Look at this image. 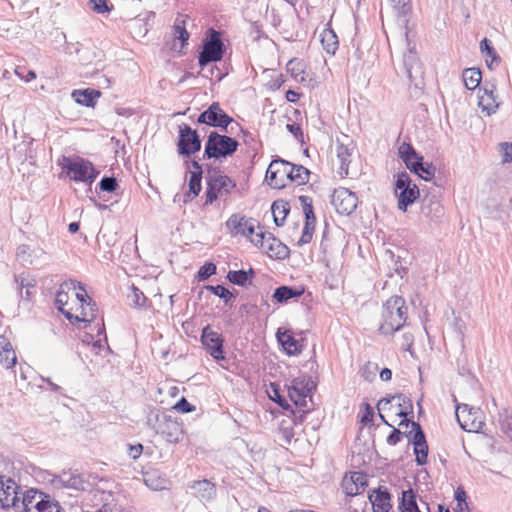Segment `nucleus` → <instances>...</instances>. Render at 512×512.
<instances>
[{"label": "nucleus", "mask_w": 512, "mask_h": 512, "mask_svg": "<svg viewBox=\"0 0 512 512\" xmlns=\"http://www.w3.org/2000/svg\"><path fill=\"white\" fill-rule=\"evenodd\" d=\"M407 308L402 297H390L383 306L379 330L388 335L398 331L406 321Z\"/></svg>", "instance_id": "nucleus-1"}, {"label": "nucleus", "mask_w": 512, "mask_h": 512, "mask_svg": "<svg viewBox=\"0 0 512 512\" xmlns=\"http://www.w3.org/2000/svg\"><path fill=\"white\" fill-rule=\"evenodd\" d=\"M147 424L169 443H178L183 434L181 425L164 412L151 411L147 416Z\"/></svg>", "instance_id": "nucleus-2"}, {"label": "nucleus", "mask_w": 512, "mask_h": 512, "mask_svg": "<svg viewBox=\"0 0 512 512\" xmlns=\"http://www.w3.org/2000/svg\"><path fill=\"white\" fill-rule=\"evenodd\" d=\"M238 147V142L226 135L211 132L205 144L204 156L221 159L232 155Z\"/></svg>", "instance_id": "nucleus-3"}, {"label": "nucleus", "mask_w": 512, "mask_h": 512, "mask_svg": "<svg viewBox=\"0 0 512 512\" xmlns=\"http://www.w3.org/2000/svg\"><path fill=\"white\" fill-rule=\"evenodd\" d=\"M293 169V163L281 158L274 159L266 171V181L272 188H285L289 185V177H291Z\"/></svg>", "instance_id": "nucleus-4"}, {"label": "nucleus", "mask_w": 512, "mask_h": 512, "mask_svg": "<svg viewBox=\"0 0 512 512\" xmlns=\"http://www.w3.org/2000/svg\"><path fill=\"white\" fill-rule=\"evenodd\" d=\"M224 44L220 32L210 29L208 37L203 42V49L199 54L198 62L201 67L222 59Z\"/></svg>", "instance_id": "nucleus-5"}, {"label": "nucleus", "mask_w": 512, "mask_h": 512, "mask_svg": "<svg viewBox=\"0 0 512 512\" xmlns=\"http://www.w3.org/2000/svg\"><path fill=\"white\" fill-rule=\"evenodd\" d=\"M395 194L398 198V208L406 211L407 207L419 197V189L412 183L407 173H400L395 182Z\"/></svg>", "instance_id": "nucleus-6"}, {"label": "nucleus", "mask_w": 512, "mask_h": 512, "mask_svg": "<svg viewBox=\"0 0 512 512\" xmlns=\"http://www.w3.org/2000/svg\"><path fill=\"white\" fill-rule=\"evenodd\" d=\"M377 408L379 410L380 417L382 421L387 424L388 426H391L384 418V416L381 414L382 411L386 410H393L394 413L402 417V420H408L407 416L408 414L412 413L413 405L410 398L406 397L403 394H397L392 396L391 398H383L378 402Z\"/></svg>", "instance_id": "nucleus-7"}, {"label": "nucleus", "mask_w": 512, "mask_h": 512, "mask_svg": "<svg viewBox=\"0 0 512 512\" xmlns=\"http://www.w3.org/2000/svg\"><path fill=\"white\" fill-rule=\"evenodd\" d=\"M64 168L67 171L70 179L74 181L84 182L91 184L98 175V172L93 167V164L82 158L74 160L66 159Z\"/></svg>", "instance_id": "nucleus-8"}, {"label": "nucleus", "mask_w": 512, "mask_h": 512, "mask_svg": "<svg viewBox=\"0 0 512 512\" xmlns=\"http://www.w3.org/2000/svg\"><path fill=\"white\" fill-rule=\"evenodd\" d=\"M235 187V183L219 171L209 172L206 204H211L219 196L227 195Z\"/></svg>", "instance_id": "nucleus-9"}, {"label": "nucleus", "mask_w": 512, "mask_h": 512, "mask_svg": "<svg viewBox=\"0 0 512 512\" xmlns=\"http://www.w3.org/2000/svg\"><path fill=\"white\" fill-rule=\"evenodd\" d=\"M332 205L342 215H350L357 207L358 198L347 188L340 187L332 195Z\"/></svg>", "instance_id": "nucleus-10"}, {"label": "nucleus", "mask_w": 512, "mask_h": 512, "mask_svg": "<svg viewBox=\"0 0 512 512\" xmlns=\"http://www.w3.org/2000/svg\"><path fill=\"white\" fill-rule=\"evenodd\" d=\"M198 122L227 131V127L233 123V119L221 109L219 103L214 102L207 110L200 114Z\"/></svg>", "instance_id": "nucleus-11"}, {"label": "nucleus", "mask_w": 512, "mask_h": 512, "mask_svg": "<svg viewBox=\"0 0 512 512\" xmlns=\"http://www.w3.org/2000/svg\"><path fill=\"white\" fill-rule=\"evenodd\" d=\"M201 148V141L195 130L188 125L180 126L178 151L179 154L189 157L191 154L198 152Z\"/></svg>", "instance_id": "nucleus-12"}, {"label": "nucleus", "mask_w": 512, "mask_h": 512, "mask_svg": "<svg viewBox=\"0 0 512 512\" xmlns=\"http://www.w3.org/2000/svg\"><path fill=\"white\" fill-rule=\"evenodd\" d=\"M201 341L206 351L217 361L223 360V338L214 332L209 325L202 330Z\"/></svg>", "instance_id": "nucleus-13"}, {"label": "nucleus", "mask_w": 512, "mask_h": 512, "mask_svg": "<svg viewBox=\"0 0 512 512\" xmlns=\"http://www.w3.org/2000/svg\"><path fill=\"white\" fill-rule=\"evenodd\" d=\"M479 410L469 407L467 404L456 406V417L461 428L465 431H475L480 428L482 422L477 421Z\"/></svg>", "instance_id": "nucleus-14"}, {"label": "nucleus", "mask_w": 512, "mask_h": 512, "mask_svg": "<svg viewBox=\"0 0 512 512\" xmlns=\"http://www.w3.org/2000/svg\"><path fill=\"white\" fill-rule=\"evenodd\" d=\"M52 483L56 487H64L68 489L84 491L87 489L88 483L84 480L83 475L76 471H64L54 477Z\"/></svg>", "instance_id": "nucleus-15"}, {"label": "nucleus", "mask_w": 512, "mask_h": 512, "mask_svg": "<svg viewBox=\"0 0 512 512\" xmlns=\"http://www.w3.org/2000/svg\"><path fill=\"white\" fill-rule=\"evenodd\" d=\"M18 485L11 478H0V505L3 508H10L16 506L19 501Z\"/></svg>", "instance_id": "nucleus-16"}, {"label": "nucleus", "mask_w": 512, "mask_h": 512, "mask_svg": "<svg viewBox=\"0 0 512 512\" xmlns=\"http://www.w3.org/2000/svg\"><path fill=\"white\" fill-rule=\"evenodd\" d=\"M367 484V477L364 473L352 472L343 478L342 489L347 496H356L365 491Z\"/></svg>", "instance_id": "nucleus-17"}, {"label": "nucleus", "mask_w": 512, "mask_h": 512, "mask_svg": "<svg viewBox=\"0 0 512 512\" xmlns=\"http://www.w3.org/2000/svg\"><path fill=\"white\" fill-rule=\"evenodd\" d=\"M310 381L305 378H296L288 389L289 398L296 406H306L307 397L310 392Z\"/></svg>", "instance_id": "nucleus-18"}, {"label": "nucleus", "mask_w": 512, "mask_h": 512, "mask_svg": "<svg viewBox=\"0 0 512 512\" xmlns=\"http://www.w3.org/2000/svg\"><path fill=\"white\" fill-rule=\"evenodd\" d=\"M261 250L269 257L276 259H285L289 255L288 247L275 238L271 233L266 235V239Z\"/></svg>", "instance_id": "nucleus-19"}, {"label": "nucleus", "mask_w": 512, "mask_h": 512, "mask_svg": "<svg viewBox=\"0 0 512 512\" xmlns=\"http://www.w3.org/2000/svg\"><path fill=\"white\" fill-rule=\"evenodd\" d=\"M478 105L486 115L495 113L499 107V103L494 95V86L483 87L478 91Z\"/></svg>", "instance_id": "nucleus-20"}, {"label": "nucleus", "mask_w": 512, "mask_h": 512, "mask_svg": "<svg viewBox=\"0 0 512 512\" xmlns=\"http://www.w3.org/2000/svg\"><path fill=\"white\" fill-rule=\"evenodd\" d=\"M276 337L288 355H298L302 352L303 345L294 338L291 331L279 328Z\"/></svg>", "instance_id": "nucleus-21"}, {"label": "nucleus", "mask_w": 512, "mask_h": 512, "mask_svg": "<svg viewBox=\"0 0 512 512\" xmlns=\"http://www.w3.org/2000/svg\"><path fill=\"white\" fill-rule=\"evenodd\" d=\"M354 145L352 141L350 143H343L337 140V146H336V156L339 160L340 167H339V173L341 175L347 176L349 173V165L351 163V158L354 152Z\"/></svg>", "instance_id": "nucleus-22"}, {"label": "nucleus", "mask_w": 512, "mask_h": 512, "mask_svg": "<svg viewBox=\"0 0 512 512\" xmlns=\"http://www.w3.org/2000/svg\"><path fill=\"white\" fill-rule=\"evenodd\" d=\"M49 495L38 490L30 489L26 491L22 499V505L25 512H40L42 503Z\"/></svg>", "instance_id": "nucleus-23"}, {"label": "nucleus", "mask_w": 512, "mask_h": 512, "mask_svg": "<svg viewBox=\"0 0 512 512\" xmlns=\"http://www.w3.org/2000/svg\"><path fill=\"white\" fill-rule=\"evenodd\" d=\"M0 363L6 369L13 368L17 363L13 346L5 336H0Z\"/></svg>", "instance_id": "nucleus-24"}, {"label": "nucleus", "mask_w": 512, "mask_h": 512, "mask_svg": "<svg viewBox=\"0 0 512 512\" xmlns=\"http://www.w3.org/2000/svg\"><path fill=\"white\" fill-rule=\"evenodd\" d=\"M421 212L431 220H438L444 215V207L435 197H426L423 199Z\"/></svg>", "instance_id": "nucleus-25"}, {"label": "nucleus", "mask_w": 512, "mask_h": 512, "mask_svg": "<svg viewBox=\"0 0 512 512\" xmlns=\"http://www.w3.org/2000/svg\"><path fill=\"white\" fill-rule=\"evenodd\" d=\"M191 489L193 494L203 501L211 500L216 493L215 485L206 479L194 481L191 485Z\"/></svg>", "instance_id": "nucleus-26"}, {"label": "nucleus", "mask_w": 512, "mask_h": 512, "mask_svg": "<svg viewBox=\"0 0 512 512\" xmlns=\"http://www.w3.org/2000/svg\"><path fill=\"white\" fill-rule=\"evenodd\" d=\"M227 225L234 228L236 234H241L250 238L254 234L257 226L254 221L247 220L245 218H239L238 216H232L229 218Z\"/></svg>", "instance_id": "nucleus-27"}, {"label": "nucleus", "mask_w": 512, "mask_h": 512, "mask_svg": "<svg viewBox=\"0 0 512 512\" xmlns=\"http://www.w3.org/2000/svg\"><path fill=\"white\" fill-rule=\"evenodd\" d=\"M369 500L374 512H389L391 508L390 495L387 491L374 490L369 494Z\"/></svg>", "instance_id": "nucleus-28"}, {"label": "nucleus", "mask_w": 512, "mask_h": 512, "mask_svg": "<svg viewBox=\"0 0 512 512\" xmlns=\"http://www.w3.org/2000/svg\"><path fill=\"white\" fill-rule=\"evenodd\" d=\"M398 153L410 170H415L419 166L417 164L418 161H422V157L418 156L415 149L409 143H402L398 148Z\"/></svg>", "instance_id": "nucleus-29"}, {"label": "nucleus", "mask_w": 512, "mask_h": 512, "mask_svg": "<svg viewBox=\"0 0 512 512\" xmlns=\"http://www.w3.org/2000/svg\"><path fill=\"white\" fill-rule=\"evenodd\" d=\"M76 311L77 313L73 314V319L76 321L91 323L97 316L96 304L92 299H89L85 304L79 305Z\"/></svg>", "instance_id": "nucleus-30"}, {"label": "nucleus", "mask_w": 512, "mask_h": 512, "mask_svg": "<svg viewBox=\"0 0 512 512\" xmlns=\"http://www.w3.org/2000/svg\"><path fill=\"white\" fill-rule=\"evenodd\" d=\"M399 426H406V428H411L409 431H405L409 439L413 442L414 446H421V444L426 443L425 435L421 429L419 423L409 420H401Z\"/></svg>", "instance_id": "nucleus-31"}, {"label": "nucleus", "mask_w": 512, "mask_h": 512, "mask_svg": "<svg viewBox=\"0 0 512 512\" xmlns=\"http://www.w3.org/2000/svg\"><path fill=\"white\" fill-rule=\"evenodd\" d=\"M15 282L20 291L21 298L29 300L34 293L36 280L29 275L21 274L15 277Z\"/></svg>", "instance_id": "nucleus-32"}, {"label": "nucleus", "mask_w": 512, "mask_h": 512, "mask_svg": "<svg viewBox=\"0 0 512 512\" xmlns=\"http://www.w3.org/2000/svg\"><path fill=\"white\" fill-rule=\"evenodd\" d=\"M101 96L100 91L94 89L74 90L72 98L78 104L84 106H94L95 100Z\"/></svg>", "instance_id": "nucleus-33"}, {"label": "nucleus", "mask_w": 512, "mask_h": 512, "mask_svg": "<svg viewBox=\"0 0 512 512\" xmlns=\"http://www.w3.org/2000/svg\"><path fill=\"white\" fill-rule=\"evenodd\" d=\"M191 167L192 170L190 171L189 192L192 193L195 197L201 191V179L203 171L202 167L197 161H192Z\"/></svg>", "instance_id": "nucleus-34"}, {"label": "nucleus", "mask_w": 512, "mask_h": 512, "mask_svg": "<svg viewBox=\"0 0 512 512\" xmlns=\"http://www.w3.org/2000/svg\"><path fill=\"white\" fill-rule=\"evenodd\" d=\"M189 20L187 15H179L174 22L173 35L175 39L181 41V45L184 46L189 39V33L186 29V23Z\"/></svg>", "instance_id": "nucleus-35"}, {"label": "nucleus", "mask_w": 512, "mask_h": 512, "mask_svg": "<svg viewBox=\"0 0 512 512\" xmlns=\"http://www.w3.org/2000/svg\"><path fill=\"white\" fill-rule=\"evenodd\" d=\"M303 292V289H296L289 286H280L274 291L273 298L279 303H286L292 298L301 296Z\"/></svg>", "instance_id": "nucleus-36"}, {"label": "nucleus", "mask_w": 512, "mask_h": 512, "mask_svg": "<svg viewBox=\"0 0 512 512\" xmlns=\"http://www.w3.org/2000/svg\"><path fill=\"white\" fill-rule=\"evenodd\" d=\"M274 223L277 226H282L290 211L289 204L285 201L278 200L272 204L271 207Z\"/></svg>", "instance_id": "nucleus-37"}, {"label": "nucleus", "mask_w": 512, "mask_h": 512, "mask_svg": "<svg viewBox=\"0 0 512 512\" xmlns=\"http://www.w3.org/2000/svg\"><path fill=\"white\" fill-rule=\"evenodd\" d=\"M463 82L467 89H476L482 79L481 71L477 68H468L463 71Z\"/></svg>", "instance_id": "nucleus-38"}, {"label": "nucleus", "mask_w": 512, "mask_h": 512, "mask_svg": "<svg viewBox=\"0 0 512 512\" xmlns=\"http://www.w3.org/2000/svg\"><path fill=\"white\" fill-rule=\"evenodd\" d=\"M399 508L402 512H420L412 489L402 492Z\"/></svg>", "instance_id": "nucleus-39"}, {"label": "nucleus", "mask_w": 512, "mask_h": 512, "mask_svg": "<svg viewBox=\"0 0 512 512\" xmlns=\"http://www.w3.org/2000/svg\"><path fill=\"white\" fill-rule=\"evenodd\" d=\"M480 49L481 52L485 55L486 63L490 69H492L493 64L498 65L500 63L499 56L487 38H484L481 41Z\"/></svg>", "instance_id": "nucleus-40"}, {"label": "nucleus", "mask_w": 512, "mask_h": 512, "mask_svg": "<svg viewBox=\"0 0 512 512\" xmlns=\"http://www.w3.org/2000/svg\"><path fill=\"white\" fill-rule=\"evenodd\" d=\"M321 43L329 54H334L338 48V38L333 30L324 29L321 33Z\"/></svg>", "instance_id": "nucleus-41"}, {"label": "nucleus", "mask_w": 512, "mask_h": 512, "mask_svg": "<svg viewBox=\"0 0 512 512\" xmlns=\"http://www.w3.org/2000/svg\"><path fill=\"white\" fill-rule=\"evenodd\" d=\"M310 171L302 166L295 165L291 177H289V184L303 185L309 181Z\"/></svg>", "instance_id": "nucleus-42"}, {"label": "nucleus", "mask_w": 512, "mask_h": 512, "mask_svg": "<svg viewBox=\"0 0 512 512\" xmlns=\"http://www.w3.org/2000/svg\"><path fill=\"white\" fill-rule=\"evenodd\" d=\"M64 288H66L65 282L60 286V290L57 292L55 303L59 311L62 312L70 321H72L73 313L68 310H64L63 308L68 302V295L64 291Z\"/></svg>", "instance_id": "nucleus-43"}, {"label": "nucleus", "mask_w": 512, "mask_h": 512, "mask_svg": "<svg viewBox=\"0 0 512 512\" xmlns=\"http://www.w3.org/2000/svg\"><path fill=\"white\" fill-rule=\"evenodd\" d=\"M500 428L512 440V409H505L500 414Z\"/></svg>", "instance_id": "nucleus-44"}, {"label": "nucleus", "mask_w": 512, "mask_h": 512, "mask_svg": "<svg viewBox=\"0 0 512 512\" xmlns=\"http://www.w3.org/2000/svg\"><path fill=\"white\" fill-rule=\"evenodd\" d=\"M248 274L253 275V270L250 269L249 272H246L244 270L230 271L227 275V278L233 284L244 286L249 279Z\"/></svg>", "instance_id": "nucleus-45"}, {"label": "nucleus", "mask_w": 512, "mask_h": 512, "mask_svg": "<svg viewBox=\"0 0 512 512\" xmlns=\"http://www.w3.org/2000/svg\"><path fill=\"white\" fill-rule=\"evenodd\" d=\"M65 285H66L67 289H74V290L78 289L79 290L76 293V298L79 302V305H81L82 303L85 304L86 302L89 301V299H91L87 295L85 288L83 287V285L80 282L71 280L69 282H65Z\"/></svg>", "instance_id": "nucleus-46"}, {"label": "nucleus", "mask_w": 512, "mask_h": 512, "mask_svg": "<svg viewBox=\"0 0 512 512\" xmlns=\"http://www.w3.org/2000/svg\"><path fill=\"white\" fill-rule=\"evenodd\" d=\"M128 299L135 307L139 308L144 307L147 302L144 293L134 285L131 287V293L128 295Z\"/></svg>", "instance_id": "nucleus-47"}, {"label": "nucleus", "mask_w": 512, "mask_h": 512, "mask_svg": "<svg viewBox=\"0 0 512 512\" xmlns=\"http://www.w3.org/2000/svg\"><path fill=\"white\" fill-rule=\"evenodd\" d=\"M298 199L302 206L305 218L313 220L315 215L313 211L312 198L306 195H301Z\"/></svg>", "instance_id": "nucleus-48"}, {"label": "nucleus", "mask_w": 512, "mask_h": 512, "mask_svg": "<svg viewBox=\"0 0 512 512\" xmlns=\"http://www.w3.org/2000/svg\"><path fill=\"white\" fill-rule=\"evenodd\" d=\"M498 151L503 164L512 162V143L502 142L498 145Z\"/></svg>", "instance_id": "nucleus-49"}, {"label": "nucleus", "mask_w": 512, "mask_h": 512, "mask_svg": "<svg viewBox=\"0 0 512 512\" xmlns=\"http://www.w3.org/2000/svg\"><path fill=\"white\" fill-rule=\"evenodd\" d=\"M414 453L416 456V462L418 465H424L427 462L428 457V445L427 442L421 444V446H414Z\"/></svg>", "instance_id": "nucleus-50"}, {"label": "nucleus", "mask_w": 512, "mask_h": 512, "mask_svg": "<svg viewBox=\"0 0 512 512\" xmlns=\"http://www.w3.org/2000/svg\"><path fill=\"white\" fill-rule=\"evenodd\" d=\"M417 164L419 166H417L415 170H411L412 172L416 173L425 180H429L434 176V168H432L430 165L424 166L422 161H418Z\"/></svg>", "instance_id": "nucleus-51"}, {"label": "nucleus", "mask_w": 512, "mask_h": 512, "mask_svg": "<svg viewBox=\"0 0 512 512\" xmlns=\"http://www.w3.org/2000/svg\"><path fill=\"white\" fill-rule=\"evenodd\" d=\"M207 289L210 290L214 295L224 299L225 302H228V300L232 297V293L222 285L207 286Z\"/></svg>", "instance_id": "nucleus-52"}, {"label": "nucleus", "mask_w": 512, "mask_h": 512, "mask_svg": "<svg viewBox=\"0 0 512 512\" xmlns=\"http://www.w3.org/2000/svg\"><path fill=\"white\" fill-rule=\"evenodd\" d=\"M216 272V266L209 262L204 264L198 271V277L201 280H205L209 278L211 275L215 274Z\"/></svg>", "instance_id": "nucleus-53"}, {"label": "nucleus", "mask_w": 512, "mask_h": 512, "mask_svg": "<svg viewBox=\"0 0 512 512\" xmlns=\"http://www.w3.org/2000/svg\"><path fill=\"white\" fill-rule=\"evenodd\" d=\"M257 230L258 231L255 230L254 234L250 236V240L255 246H258L261 249L266 239V235H268L269 232L262 231L259 226H257Z\"/></svg>", "instance_id": "nucleus-54"}, {"label": "nucleus", "mask_w": 512, "mask_h": 512, "mask_svg": "<svg viewBox=\"0 0 512 512\" xmlns=\"http://www.w3.org/2000/svg\"><path fill=\"white\" fill-rule=\"evenodd\" d=\"M118 184L113 177H104L100 181V189L107 192H113L116 190Z\"/></svg>", "instance_id": "nucleus-55"}, {"label": "nucleus", "mask_w": 512, "mask_h": 512, "mask_svg": "<svg viewBox=\"0 0 512 512\" xmlns=\"http://www.w3.org/2000/svg\"><path fill=\"white\" fill-rule=\"evenodd\" d=\"M180 413H189L195 410V406L190 404L184 397H182L173 407Z\"/></svg>", "instance_id": "nucleus-56"}, {"label": "nucleus", "mask_w": 512, "mask_h": 512, "mask_svg": "<svg viewBox=\"0 0 512 512\" xmlns=\"http://www.w3.org/2000/svg\"><path fill=\"white\" fill-rule=\"evenodd\" d=\"M91 9L97 13H105L110 9L107 5V0H90Z\"/></svg>", "instance_id": "nucleus-57"}, {"label": "nucleus", "mask_w": 512, "mask_h": 512, "mask_svg": "<svg viewBox=\"0 0 512 512\" xmlns=\"http://www.w3.org/2000/svg\"><path fill=\"white\" fill-rule=\"evenodd\" d=\"M269 397L271 400L275 401L276 403H278L281 407H283L284 409H289L290 408V405L288 404V402L280 395L279 391L277 388L275 387H272V393L269 394Z\"/></svg>", "instance_id": "nucleus-58"}, {"label": "nucleus", "mask_w": 512, "mask_h": 512, "mask_svg": "<svg viewBox=\"0 0 512 512\" xmlns=\"http://www.w3.org/2000/svg\"><path fill=\"white\" fill-rule=\"evenodd\" d=\"M413 342H414V337L411 333L409 332H405L402 336H401V340L399 342V345L400 347L404 350V351H409L410 348L412 347L413 345Z\"/></svg>", "instance_id": "nucleus-59"}, {"label": "nucleus", "mask_w": 512, "mask_h": 512, "mask_svg": "<svg viewBox=\"0 0 512 512\" xmlns=\"http://www.w3.org/2000/svg\"><path fill=\"white\" fill-rule=\"evenodd\" d=\"M23 67H17L15 69V74L25 82H30L31 80L36 78V73L33 70H29L26 74H24Z\"/></svg>", "instance_id": "nucleus-60"}, {"label": "nucleus", "mask_w": 512, "mask_h": 512, "mask_svg": "<svg viewBox=\"0 0 512 512\" xmlns=\"http://www.w3.org/2000/svg\"><path fill=\"white\" fill-rule=\"evenodd\" d=\"M411 0H390L393 4V7L398 11V13H406L408 9V5Z\"/></svg>", "instance_id": "nucleus-61"}, {"label": "nucleus", "mask_w": 512, "mask_h": 512, "mask_svg": "<svg viewBox=\"0 0 512 512\" xmlns=\"http://www.w3.org/2000/svg\"><path fill=\"white\" fill-rule=\"evenodd\" d=\"M402 437V432L396 428L393 429L391 434L387 437V443L389 445H396L398 442H400Z\"/></svg>", "instance_id": "nucleus-62"}, {"label": "nucleus", "mask_w": 512, "mask_h": 512, "mask_svg": "<svg viewBox=\"0 0 512 512\" xmlns=\"http://www.w3.org/2000/svg\"><path fill=\"white\" fill-rule=\"evenodd\" d=\"M286 128L290 133H292L295 136L296 139H299L300 137L303 136L301 127L296 123L287 124Z\"/></svg>", "instance_id": "nucleus-63"}, {"label": "nucleus", "mask_w": 512, "mask_h": 512, "mask_svg": "<svg viewBox=\"0 0 512 512\" xmlns=\"http://www.w3.org/2000/svg\"><path fill=\"white\" fill-rule=\"evenodd\" d=\"M300 63L296 60H291L287 64V69L292 72L293 76L297 78L298 72H302Z\"/></svg>", "instance_id": "nucleus-64"}]
</instances>
